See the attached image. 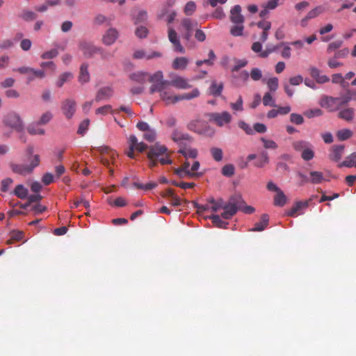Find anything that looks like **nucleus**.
Segmentation results:
<instances>
[{"label":"nucleus","instance_id":"17","mask_svg":"<svg viewBox=\"0 0 356 356\" xmlns=\"http://www.w3.org/2000/svg\"><path fill=\"white\" fill-rule=\"evenodd\" d=\"M152 75L145 72H136L129 75L131 80L137 82L140 84L145 83L147 81H149Z\"/></svg>","mask_w":356,"mask_h":356},{"label":"nucleus","instance_id":"59","mask_svg":"<svg viewBox=\"0 0 356 356\" xmlns=\"http://www.w3.org/2000/svg\"><path fill=\"white\" fill-rule=\"evenodd\" d=\"M196 10V4L194 1H188L184 7V13L186 15H192Z\"/></svg>","mask_w":356,"mask_h":356},{"label":"nucleus","instance_id":"24","mask_svg":"<svg viewBox=\"0 0 356 356\" xmlns=\"http://www.w3.org/2000/svg\"><path fill=\"white\" fill-rule=\"evenodd\" d=\"M269 221V217L267 214H263L261 217V220L259 222H256L254 225V227L251 229V231L253 232H261L265 229V228L268 226Z\"/></svg>","mask_w":356,"mask_h":356},{"label":"nucleus","instance_id":"31","mask_svg":"<svg viewBox=\"0 0 356 356\" xmlns=\"http://www.w3.org/2000/svg\"><path fill=\"white\" fill-rule=\"evenodd\" d=\"M223 89V83H220L218 84L216 82L213 81L209 88V93L214 97H218L221 95Z\"/></svg>","mask_w":356,"mask_h":356},{"label":"nucleus","instance_id":"44","mask_svg":"<svg viewBox=\"0 0 356 356\" xmlns=\"http://www.w3.org/2000/svg\"><path fill=\"white\" fill-rule=\"evenodd\" d=\"M175 174L179 176L180 178H184L185 177H193L198 175L197 172H192L190 170H185L181 168L175 170Z\"/></svg>","mask_w":356,"mask_h":356},{"label":"nucleus","instance_id":"52","mask_svg":"<svg viewBox=\"0 0 356 356\" xmlns=\"http://www.w3.org/2000/svg\"><path fill=\"white\" fill-rule=\"evenodd\" d=\"M260 140L263 143L265 149H276L278 147L277 144L273 140L266 139L264 137L261 138Z\"/></svg>","mask_w":356,"mask_h":356},{"label":"nucleus","instance_id":"56","mask_svg":"<svg viewBox=\"0 0 356 356\" xmlns=\"http://www.w3.org/2000/svg\"><path fill=\"white\" fill-rule=\"evenodd\" d=\"M27 131L29 134L31 135H44V130L43 129L39 128L35 124H31L28 127Z\"/></svg>","mask_w":356,"mask_h":356},{"label":"nucleus","instance_id":"63","mask_svg":"<svg viewBox=\"0 0 356 356\" xmlns=\"http://www.w3.org/2000/svg\"><path fill=\"white\" fill-rule=\"evenodd\" d=\"M143 138L148 142H153L156 139V131L152 129H149L148 131L145 132Z\"/></svg>","mask_w":356,"mask_h":356},{"label":"nucleus","instance_id":"38","mask_svg":"<svg viewBox=\"0 0 356 356\" xmlns=\"http://www.w3.org/2000/svg\"><path fill=\"white\" fill-rule=\"evenodd\" d=\"M309 182L313 184H318L323 181V175L319 171H311Z\"/></svg>","mask_w":356,"mask_h":356},{"label":"nucleus","instance_id":"35","mask_svg":"<svg viewBox=\"0 0 356 356\" xmlns=\"http://www.w3.org/2000/svg\"><path fill=\"white\" fill-rule=\"evenodd\" d=\"M46 74L43 70H35L33 68L31 73L27 76L28 82H31L36 79H44Z\"/></svg>","mask_w":356,"mask_h":356},{"label":"nucleus","instance_id":"13","mask_svg":"<svg viewBox=\"0 0 356 356\" xmlns=\"http://www.w3.org/2000/svg\"><path fill=\"white\" fill-rule=\"evenodd\" d=\"M168 85L177 89H188L191 87L188 80L180 76H176L171 81H168Z\"/></svg>","mask_w":356,"mask_h":356},{"label":"nucleus","instance_id":"60","mask_svg":"<svg viewBox=\"0 0 356 356\" xmlns=\"http://www.w3.org/2000/svg\"><path fill=\"white\" fill-rule=\"evenodd\" d=\"M90 124V120L88 119L84 120L79 126L77 134L79 135H83L88 130Z\"/></svg>","mask_w":356,"mask_h":356},{"label":"nucleus","instance_id":"62","mask_svg":"<svg viewBox=\"0 0 356 356\" xmlns=\"http://www.w3.org/2000/svg\"><path fill=\"white\" fill-rule=\"evenodd\" d=\"M238 127L241 129H243L247 134L252 135L254 134V130L245 122L241 120L238 122Z\"/></svg>","mask_w":356,"mask_h":356},{"label":"nucleus","instance_id":"49","mask_svg":"<svg viewBox=\"0 0 356 356\" xmlns=\"http://www.w3.org/2000/svg\"><path fill=\"white\" fill-rule=\"evenodd\" d=\"M266 84L269 91L271 92H275L278 88L279 80L277 77L270 78L268 79Z\"/></svg>","mask_w":356,"mask_h":356},{"label":"nucleus","instance_id":"61","mask_svg":"<svg viewBox=\"0 0 356 356\" xmlns=\"http://www.w3.org/2000/svg\"><path fill=\"white\" fill-rule=\"evenodd\" d=\"M263 104L264 106H275V102L273 99L270 92H266L263 97Z\"/></svg>","mask_w":356,"mask_h":356},{"label":"nucleus","instance_id":"34","mask_svg":"<svg viewBox=\"0 0 356 356\" xmlns=\"http://www.w3.org/2000/svg\"><path fill=\"white\" fill-rule=\"evenodd\" d=\"M311 145L312 144L309 142L303 140H296L292 143V147H293V149L296 151L300 152L306 149Z\"/></svg>","mask_w":356,"mask_h":356},{"label":"nucleus","instance_id":"46","mask_svg":"<svg viewBox=\"0 0 356 356\" xmlns=\"http://www.w3.org/2000/svg\"><path fill=\"white\" fill-rule=\"evenodd\" d=\"M269 158L267 152H262L259 156L257 161L255 162V166L258 168H263L265 165L268 163Z\"/></svg>","mask_w":356,"mask_h":356},{"label":"nucleus","instance_id":"45","mask_svg":"<svg viewBox=\"0 0 356 356\" xmlns=\"http://www.w3.org/2000/svg\"><path fill=\"white\" fill-rule=\"evenodd\" d=\"M353 136V132L348 129H343L337 132V137L339 140H346Z\"/></svg>","mask_w":356,"mask_h":356},{"label":"nucleus","instance_id":"3","mask_svg":"<svg viewBox=\"0 0 356 356\" xmlns=\"http://www.w3.org/2000/svg\"><path fill=\"white\" fill-rule=\"evenodd\" d=\"M40 161L39 155L35 154L29 165L10 163V167L13 172L25 176L31 173L33 169L40 164Z\"/></svg>","mask_w":356,"mask_h":356},{"label":"nucleus","instance_id":"16","mask_svg":"<svg viewBox=\"0 0 356 356\" xmlns=\"http://www.w3.org/2000/svg\"><path fill=\"white\" fill-rule=\"evenodd\" d=\"M171 138L179 145H182L184 141H191V137L188 134L183 133L178 129H175L173 131L171 135Z\"/></svg>","mask_w":356,"mask_h":356},{"label":"nucleus","instance_id":"58","mask_svg":"<svg viewBox=\"0 0 356 356\" xmlns=\"http://www.w3.org/2000/svg\"><path fill=\"white\" fill-rule=\"evenodd\" d=\"M250 76L254 81H259L262 78L261 70L257 67L252 68L250 72Z\"/></svg>","mask_w":356,"mask_h":356},{"label":"nucleus","instance_id":"7","mask_svg":"<svg viewBox=\"0 0 356 356\" xmlns=\"http://www.w3.org/2000/svg\"><path fill=\"white\" fill-rule=\"evenodd\" d=\"M339 101L340 100L338 97L323 95L322 96L319 104L321 107L327 109L329 112H334L341 108Z\"/></svg>","mask_w":356,"mask_h":356},{"label":"nucleus","instance_id":"64","mask_svg":"<svg viewBox=\"0 0 356 356\" xmlns=\"http://www.w3.org/2000/svg\"><path fill=\"white\" fill-rule=\"evenodd\" d=\"M52 118V114L51 112L47 111L43 113L39 120L38 124H47Z\"/></svg>","mask_w":356,"mask_h":356},{"label":"nucleus","instance_id":"6","mask_svg":"<svg viewBox=\"0 0 356 356\" xmlns=\"http://www.w3.org/2000/svg\"><path fill=\"white\" fill-rule=\"evenodd\" d=\"M3 123L17 131H21L24 128L23 122L20 116L16 113H10L3 119Z\"/></svg>","mask_w":356,"mask_h":356},{"label":"nucleus","instance_id":"37","mask_svg":"<svg viewBox=\"0 0 356 356\" xmlns=\"http://www.w3.org/2000/svg\"><path fill=\"white\" fill-rule=\"evenodd\" d=\"M186 159L188 158L195 159L197 156V150L196 149H188L186 147L180 148L178 151Z\"/></svg>","mask_w":356,"mask_h":356},{"label":"nucleus","instance_id":"5","mask_svg":"<svg viewBox=\"0 0 356 356\" xmlns=\"http://www.w3.org/2000/svg\"><path fill=\"white\" fill-rule=\"evenodd\" d=\"M163 72L158 71L152 74L150 77L149 82L152 83V86L149 88V92L151 94L155 92H159L160 93L166 88L168 85V81L163 80Z\"/></svg>","mask_w":356,"mask_h":356},{"label":"nucleus","instance_id":"9","mask_svg":"<svg viewBox=\"0 0 356 356\" xmlns=\"http://www.w3.org/2000/svg\"><path fill=\"white\" fill-rule=\"evenodd\" d=\"M168 37L169 41L172 43L173 46V49L175 51L181 54L185 53V49L180 42L177 33L172 27L168 28Z\"/></svg>","mask_w":356,"mask_h":356},{"label":"nucleus","instance_id":"1","mask_svg":"<svg viewBox=\"0 0 356 356\" xmlns=\"http://www.w3.org/2000/svg\"><path fill=\"white\" fill-rule=\"evenodd\" d=\"M241 202H243V199L240 195H232L228 202H225L222 198H219L216 200L214 205L211 206V209L213 212H217L222 209L224 211L221 213V217L228 220L236 213L238 208H241Z\"/></svg>","mask_w":356,"mask_h":356},{"label":"nucleus","instance_id":"25","mask_svg":"<svg viewBox=\"0 0 356 356\" xmlns=\"http://www.w3.org/2000/svg\"><path fill=\"white\" fill-rule=\"evenodd\" d=\"M251 49L255 53H259V56L266 58L273 52V49H266L262 51V44L260 42H254L251 47Z\"/></svg>","mask_w":356,"mask_h":356},{"label":"nucleus","instance_id":"32","mask_svg":"<svg viewBox=\"0 0 356 356\" xmlns=\"http://www.w3.org/2000/svg\"><path fill=\"white\" fill-rule=\"evenodd\" d=\"M74 77V75L72 72H66L63 74H61L58 80L56 82V85L58 88H61L65 83L67 82L68 81L72 79Z\"/></svg>","mask_w":356,"mask_h":356},{"label":"nucleus","instance_id":"54","mask_svg":"<svg viewBox=\"0 0 356 356\" xmlns=\"http://www.w3.org/2000/svg\"><path fill=\"white\" fill-rule=\"evenodd\" d=\"M221 172L224 176L230 177L234 175L235 168L232 164H227L222 167Z\"/></svg>","mask_w":356,"mask_h":356},{"label":"nucleus","instance_id":"22","mask_svg":"<svg viewBox=\"0 0 356 356\" xmlns=\"http://www.w3.org/2000/svg\"><path fill=\"white\" fill-rule=\"evenodd\" d=\"M113 91L111 87L102 88L97 92L95 101L100 102L104 99H109L113 95Z\"/></svg>","mask_w":356,"mask_h":356},{"label":"nucleus","instance_id":"10","mask_svg":"<svg viewBox=\"0 0 356 356\" xmlns=\"http://www.w3.org/2000/svg\"><path fill=\"white\" fill-rule=\"evenodd\" d=\"M308 207V202L298 201L286 211V215L291 217H296L298 215L302 214L304 211Z\"/></svg>","mask_w":356,"mask_h":356},{"label":"nucleus","instance_id":"47","mask_svg":"<svg viewBox=\"0 0 356 356\" xmlns=\"http://www.w3.org/2000/svg\"><path fill=\"white\" fill-rule=\"evenodd\" d=\"M134 186L138 189H143L144 191H150L157 186V183L151 181L146 184H143L138 182H134Z\"/></svg>","mask_w":356,"mask_h":356},{"label":"nucleus","instance_id":"23","mask_svg":"<svg viewBox=\"0 0 356 356\" xmlns=\"http://www.w3.org/2000/svg\"><path fill=\"white\" fill-rule=\"evenodd\" d=\"M90 76L88 72V65L86 63H83L80 67L79 75V81L81 83H88L90 81Z\"/></svg>","mask_w":356,"mask_h":356},{"label":"nucleus","instance_id":"14","mask_svg":"<svg viewBox=\"0 0 356 356\" xmlns=\"http://www.w3.org/2000/svg\"><path fill=\"white\" fill-rule=\"evenodd\" d=\"M229 18L233 24L244 23L245 18L241 14V6L236 5L231 9Z\"/></svg>","mask_w":356,"mask_h":356},{"label":"nucleus","instance_id":"8","mask_svg":"<svg viewBox=\"0 0 356 356\" xmlns=\"http://www.w3.org/2000/svg\"><path fill=\"white\" fill-rule=\"evenodd\" d=\"M61 110L67 119H71L76 110V102L73 99H66L61 102Z\"/></svg>","mask_w":356,"mask_h":356},{"label":"nucleus","instance_id":"57","mask_svg":"<svg viewBox=\"0 0 356 356\" xmlns=\"http://www.w3.org/2000/svg\"><path fill=\"white\" fill-rule=\"evenodd\" d=\"M243 103L242 96L239 95L236 102L230 104V107L234 111H243Z\"/></svg>","mask_w":356,"mask_h":356},{"label":"nucleus","instance_id":"33","mask_svg":"<svg viewBox=\"0 0 356 356\" xmlns=\"http://www.w3.org/2000/svg\"><path fill=\"white\" fill-rule=\"evenodd\" d=\"M287 202V197L284 192L280 190L274 197V204L278 207H284Z\"/></svg>","mask_w":356,"mask_h":356},{"label":"nucleus","instance_id":"30","mask_svg":"<svg viewBox=\"0 0 356 356\" xmlns=\"http://www.w3.org/2000/svg\"><path fill=\"white\" fill-rule=\"evenodd\" d=\"M160 97L167 104L177 102V101H175L176 95H173L172 92L170 90H167L166 88L160 93Z\"/></svg>","mask_w":356,"mask_h":356},{"label":"nucleus","instance_id":"12","mask_svg":"<svg viewBox=\"0 0 356 356\" xmlns=\"http://www.w3.org/2000/svg\"><path fill=\"white\" fill-rule=\"evenodd\" d=\"M325 11V8L323 6H318L315 7L314 9L311 10L307 15L300 21V25L302 27H305L307 24V22L309 19H314Z\"/></svg>","mask_w":356,"mask_h":356},{"label":"nucleus","instance_id":"21","mask_svg":"<svg viewBox=\"0 0 356 356\" xmlns=\"http://www.w3.org/2000/svg\"><path fill=\"white\" fill-rule=\"evenodd\" d=\"M309 74L318 83H325L330 80L329 77L326 75L321 74L320 70L316 67H311L309 68Z\"/></svg>","mask_w":356,"mask_h":356},{"label":"nucleus","instance_id":"50","mask_svg":"<svg viewBox=\"0 0 356 356\" xmlns=\"http://www.w3.org/2000/svg\"><path fill=\"white\" fill-rule=\"evenodd\" d=\"M210 218L213 224L219 228H226L228 225V222L223 221L218 215H212Z\"/></svg>","mask_w":356,"mask_h":356},{"label":"nucleus","instance_id":"29","mask_svg":"<svg viewBox=\"0 0 356 356\" xmlns=\"http://www.w3.org/2000/svg\"><path fill=\"white\" fill-rule=\"evenodd\" d=\"M200 95V91L197 88L193 89L191 92L181 95H176L175 101L190 100L197 97Z\"/></svg>","mask_w":356,"mask_h":356},{"label":"nucleus","instance_id":"36","mask_svg":"<svg viewBox=\"0 0 356 356\" xmlns=\"http://www.w3.org/2000/svg\"><path fill=\"white\" fill-rule=\"evenodd\" d=\"M243 23L234 24L230 28V34L234 37L241 36L243 34Z\"/></svg>","mask_w":356,"mask_h":356},{"label":"nucleus","instance_id":"27","mask_svg":"<svg viewBox=\"0 0 356 356\" xmlns=\"http://www.w3.org/2000/svg\"><path fill=\"white\" fill-rule=\"evenodd\" d=\"M188 59L186 57H177L172 62V67L176 70H183L186 68Z\"/></svg>","mask_w":356,"mask_h":356},{"label":"nucleus","instance_id":"19","mask_svg":"<svg viewBox=\"0 0 356 356\" xmlns=\"http://www.w3.org/2000/svg\"><path fill=\"white\" fill-rule=\"evenodd\" d=\"M257 26L259 29L263 30L260 36V40L262 42H266L268 39V31L271 28V22L269 21L261 20L257 23Z\"/></svg>","mask_w":356,"mask_h":356},{"label":"nucleus","instance_id":"15","mask_svg":"<svg viewBox=\"0 0 356 356\" xmlns=\"http://www.w3.org/2000/svg\"><path fill=\"white\" fill-rule=\"evenodd\" d=\"M118 31L114 28H110L102 37V42L106 45L113 44L118 38Z\"/></svg>","mask_w":356,"mask_h":356},{"label":"nucleus","instance_id":"4","mask_svg":"<svg viewBox=\"0 0 356 356\" xmlns=\"http://www.w3.org/2000/svg\"><path fill=\"white\" fill-rule=\"evenodd\" d=\"M207 117L209 122L220 127L229 124L232 120L231 114L227 111L209 113Z\"/></svg>","mask_w":356,"mask_h":356},{"label":"nucleus","instance_id":"41","mask_svg":"<svg viewBox=\"0 0 356 356\" xmlns=\"http://www.w3.org/2000/svg\"><path fill=\"white\" fill-rule=\"evenodd\" d=\"M24 237V232L22 231H14L10 233V238L7 241V244H13L15 241H21Z\"/></svg>","mask_w":356,"mask_h":356},{"label":"nucleus","instance_id":"2","mask_svg":"<svg viewBox=\"0 0 356 356\" xmlns=\"http://www.w3.org/2000/svg\"><path fill=\"white\" fill-rule=\"evenodd\" d=\"M147 156L149 160L148 165L151 168L155 167L158 162L161 165L171 164L172 162L170 159L168 148L158 143L149 147Z\"/></svg>","mask_w":356,"mask_h":356},{"label":"nucleus","instance_id":"11","mask_svg":"<svg viewBox=\"0 0 356 356\" xmlns=\"http://www.w3.org/2000/svg\"><path fill=\"white\" fill-rule=\"evenodd\" d=\"M79 49L86 58L92 57L98 51L101 50L100 49H98L94 46L91 42L86 41H81L79 43Z\"/></svg>","mask_w":356,"mask_h":356},{"label":"nucleus","instance_id":"39","mask_svg":"<svg viewBox=\"0 0 356 356\" xmlns=\"http://www.w3.org/2000/svg\"><path fill=\"white\" fill-rule=\"evenodd\" d=\"M14 194L20 199H25L28 197V189L23 185L19 184L16 186Z\"/></svg>","mask_w":356,"mask_h":356},{"label":"nucleus","instance_id":"42","mask_svg":"<svg viewBox=\"0 0 356 356\" xmlns=\"http://www.w3.org/2000/svg\"><path fill=\"white\" fill-rule=\"evenodd\" d=\"M210 152L212 158L216 161L220 162L222 160L223 152L222 149L213 147L210 149Z\"/></svg>","mask_w":356,"mask_h":356},{"label":"nucleus","instance_id":"20","mask_svg":"<svg viewBox=\"0 0 356 356\" xmlns=\"http://www.w3.org/2000/svg\"><path fill=\"white\" fill-rule=\"evenodd\" d=\"M161 56V54L159 52L154 51L151 54H147L143 49L136 50L133 54V58L135 59L146 58L147 60H150L154 58H158Z\"/></svg>","mask_w":356,"mask_h":356},{"label":"nucleus","instance_id":"55","mask_svg":"<svg viewBox=\"0 0 356 356\" xmlns=\"http://www.w3.org/2000/svg\"><path fill=\"white\" fill-rule=\"evenodd\" d=\"M356 159V152H353L351 154H350L348 156L346 157V160L343 161V163L341 164V166H346L348 168H352L353 167L354 162Z\"/></svg>","mask_w":356,"mask_h":356},{"label":"nucleus","instance_id":"26","mask_svg":"<svg viewBox=\"0 0 356 356\" xmlns=\"http://www.w3.org/2000/svg\"><path fill=\"white\" fill-rule=\"evenodd\" d=\"M355 116V109L353 108H346L338 113V118L346 121H351Z\"/></svg>","mask_w":356,"mask_h":356},{"label":"nucleus","instance_id":"43","mask_svg":"<svg viewBox=\"0 0 356 356\" xmlns=\"http://www.w3.org/2000/svg\"><path fill=\"white\" fill-rule=\"evenodd\" d=\"M147 19V13L146 10H140L136 15L133 16V19L135 24L144 22Z\"/></svg>","mask_w":356,"mask_h":356},{"label":"nucleus","instance_id":"53","mask_svg":"<svg viewBox=\"0 0 356 356\" xmlns=\"http://www.w3.org/2000/svg\"><path fill=\"white\" fill-rule=\"evenodd\" d=\"M202 121L199 120H193L188 123L187 127L191 131L200 134L202 131L200 127L202 125Z\"/></svg>","mask_w":356,"mask_h":356},{"label":"nucleus","instance_id":"48","mask_svg":"<svg viewBox=\"0 0 356 356\" xmlns=\"http://www.w3.org/2000/svg\"><path fill=\"white\" fill-rule=\"evenodd\" d=\"M289 120L292 124L296 125H301L305 122L302 115L296 113H292L290 114Z\"/></svg>","mask_w":356,"mask_h":356},{"label":"nucleus","instance_id":"28","mask_svg":"<svg viewBox=\"0 0 356 356\" xmlns=\"http://www.w3.org/2000/svg\"><path fill=\"white\" fill-rule=\"evenodd\" d=\"M184 31H193L197 26V22L190 18H184L181 22Z\"/></svg>","mask_w":356,"mask_h":356},{"label":"nucleus","instance_id":"51","mask_svg":"<svg viewBox=\"0 0 356 356\" xmlns=\"http://www.w3.org/2000/svg\"><path fill=\"white\" fill-rule=\"evenodd\" d=\"M129 151L127 152V156L131 159H134V145L136 143V137L134 135H131L129 138Z\"/></svg>","mask_w":356,"mask_h":356},{"label":"nucleus","instance_id":"18","mask_svg":"<svg viewBox=\"0 0 356 356\" xmlns=\"http://www.w3.org/2000/svg\"><path fill=\"white\" fill-rule=\"evenodd\" d=\"M344 145H334L330 149V154L329 158L334 161H339L343 155L344 151Z\"/></svg>","mask_w":356,"mask_h":356},{"label":"nucleus","instance_id":"40","mask_svg":"<svg viewBox=\"0 0 356 356\" xmlns=\"http://www.w3.org/2000/svg\"><path fill=\"white\" fill-rule=\"evenodd\" d=\"M314 157V152L312 145L301 152V158L305 161H311Z\"/></svg>","mask_w":356,"mask_h":356}]
</instances>
